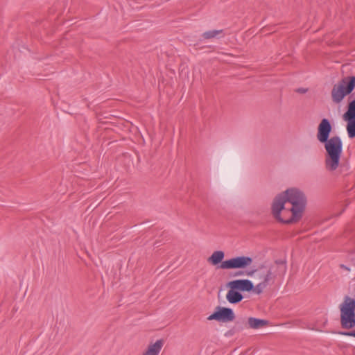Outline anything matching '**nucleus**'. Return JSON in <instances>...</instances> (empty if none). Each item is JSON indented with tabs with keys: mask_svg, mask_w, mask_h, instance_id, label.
Returning a JSON list of instances; mask_svg holds the SVG:
<instances>
[{
	"mask_svg": "<svg viewBox=\"0 0 355 355\" xmlns=\"http://www.w3.org/2000/svg\"><path fill=\"white\" fill-rule=\"evenodd\" d=\"M227 286H232L239 292H254L255 286L250 279H235L227 283Z\"/></svg>",
	"mask_w": 355,
	"mask_h": 355,
	"instance_id": "1a4fd4ad",
	"label": "nucleus"
},
{
	"mask_svg": "<svg viewBox=\"0 0 355 355\" xmlns=\"http://www.w3.org/2000/svg\"><path fill=\"white\" fill-rule=\"evenodd\" d=\"M244 275V272H243V271H238L235 274V275H236V276H240V275Z\"/></svg>",
	"mask_w": 355,
	"mask_h": 355,
	"instance_id": "a211bd4d",
	"label": "nucleus"
},
{
	"mask_svg": "<svg viewBox=\"0 0 355 355\" xmlns=\"http://www.w3.org/2000/svg\"><path fill=\"white\" fill-rule=\"evenodd\" d=\"M225 253L223 251L217 250L214 251L212 254L208 258V262L211 263L212 265H217L222 263V260L224 259Z\"/></svg>",
	"mask_w": 355,
	"mask_h": 355,
	"instance_id": "f8f14e48",
	"label": "nucleus"
},
{
	"mask_svg": "<svg viewBox=\"0 0 355 355\" xmlns=\"http://www.w3.org/2000/svg\"><path fill=\"white\" fill-rule=\"evenodd\" d=\"M343 119L347 122L346 130L349 138L355 137V98L347 105V110L343 115Z\"/></svg>",
	"mask_w": 355,
	"mask_h": 355,
	"instance_id": "423d86ee",
	"label": "nucleus"
},
{
	"mask_svg": "<svg viewBox=\"0 0 355 355\" xmlns=\"http://www.w3.org/2000/svg\"><path fill=\"white\" fill-rule=\"evenodd\" d=\"M227 287L230 288V290L226 295L227 300L230 304H237L241 302L243 299V295L232 286H227Z\"/></svg>",
	"mask_w": 355,
	"mask_h": 355,
	"instance_id": "9d476101",
	"label": "nucleus"
},
{
	"mask_svg": "<svg viewBox=\"0 0 355 355\" xmlns=\"http://www.w3.org/2000/svg\"><path fill=\"white\" fill-rule=\"evenodd\" d=\"M339 309L342 328L351 329L355 327V299L345 296Z\"/></svg>",
	"mask_w": 355,
	"mask_h": 355,
	"instance_id": "20e7f679",
	"label": "nucleus"
},
{
	"mask_svg": "<svg viewBox=\"0 0 355 355\" xmlns=\"http://www.w3.org/2000/svg\"><path fill=\"white\" fill-rule=\"evenodd\" d=\"M340 267L342 268H344V269L347 270H349V268L347 266H345L343 264L340 265Z\"/></svg>",
	"mask_w": 355,
	"mask_h": 355,
	"instance_id": "6ab92c4d",
	"label": "nucleus"
},
{
	"mask_svg": "<svg viewBox=\"0 0 355 355\" xmlns=\"http://www.w3.org/2000/svg\"><path fill=\"white\" fill-rule=\"evenodd\" d=\"M252 263V259L248 256H239L223 261L220 267L223 269L245 268Z\"/></svg>",
	"mask_w": 355,
	"mask_h": 355,
	"instance_id": "0eeeda50",
	"label": "nucleus"
},
{
	"mask_svg": "<svg viewBox=\"0 0 355 355\" xmlns=\"http://www.w3.org/2000/svg\"><path fill=\"white\" fill-rule=\"evenodd\" d=\"M244 323V320L241 322L240 321H237L235 324V328L237 331H241L243 329L242 324Z\"/></svg>",
	"mask_w": 355,
	"mask_h": 355,
	"instance_id": "dca6fc26",
	"label": "nucleus"
},
{
	"mask_svg": "<svg viewBox=\"0 0 355 355\" xmlns=\"http://www.w3.org/2000/svg\"><path fill=\"white\" fill-rule=\"evenodd\" d=\"M331 130L332 125L329 120L322 119L318 127L317 139L324 144L326 150L324 164L329 171H334L338 168L343 153L341 138L337 135L329 138Z\"/></svg>",
	"mask_w": 355,
	"mask_h": 355,
	"instance_id": "f03ea898",
	"label": "nucleus"
},
{
	"mask_svg": "<svg viewBox=\"0 0 355 355\" xmlns=\"http://www.w3.org/2000/svg\"><path fill=\"white\" fill-rule=\"evenodd\" d=\"M268 324V321L262 319L256 318H249L248 325L252 329H259L262 326H265Z\"/></svg>",
	"mask_w": 355,
	"mask_h": 355,
	"instance_id": "ddd939ff",
	"label": "nucleus"
},
{
	"mask_svg": "<svg viewBox=\"0 0 355 355\" xmlns=\"http://www.w3.org/2000/svg\"><path fill=\"white\" fill-rule=\"evenodd\" d=\"M286 263L284 261H276L272 264L261 265L256 269L248 270L245 275L259 281L256 285L254 293L260 295L277 277H282L286 272Z\"/></svg>",
	"mask_w": 355,
	"mask_h": 355,
	"instance_id": "7ed1b4c3",
	"label": "nucleus"
},
{
	"mask_svg": "<svg viewBox=\"0 0 355 355\" xmlns=\"http://www.w3.org/2000/svg\"><path fill=\"white\" fill-rule=\"evenodd\" d=\"M307 89H305V88H299L297 91V92L299 93H302V94H304L307 92Z\"/></svg>",
	"mask_w": 355,
	"mask_h": 355,
	"instance_id": "f3484780",
	"label": "nucleus"
},
{
	"mask_svg": "<svg viewBox=\"0 0 355 355\" xmlns=\"http://www.w3.org/2000/svg\"><path fill=\"white\" fill-rule=\"evenodd\" d=\"M340 335L348 336V337H354L355 338V330L348 331H342L339 333Z\"/></svg>",
	"mask_w": 355,
	"mask_h": 355,
	"instance_id": "2eb2a0df",
	"label": "nucleus"
},
{
	"mask_svg": "<svg viewBox=\"0 0 355 355\" xmlns=\"http://www.w3.org/2000/svg\"><path fill=\"white\" fill-rule=\"evenodd\" d=\"M235 318V315L231 308L217 306L216 311L208 317L209 320L231 322Z\"/></svg>",
	"mask_w": 355,
	"mask_h": 355,
	"instance_id": "6e6552de",
	"label": "nucleus"
},
{
	"mask_svg": "<svg viewBox=\"0 0 355 355\" xmlns=\"http://www.w3.org/2000/svg\"><path fill=\"white\" fill-rule=\"evenodd\" d=\"M163 340H157L155 343L150 344L143 355H158L163 347Z\"/></svg>",
	"mask_w": 355,
	"mask_h": 355,
	"instance_id": "9b49d317",
	"label": "nucleus"
},
{
	"mask_svg": "<svg viewBox=\"0 0 355 355\" xmlns=\"http://www.w3.org/2000/svg\"><path fill=\"white\" fill-rule=\"evenodd\" d=\"M355 88V76L347 77L338 84L334 85L331 90V98L334 103H340L344 98L350 94Z\"/></svg>",
	"mask_w": 355,
	"mask_h": 355,
	"instance_id": "39448f33",
	"label": "nucleus"
},
{
	"mask_svg": "<svg viewBox=\"0 0 355 355\" xmlns=\"http://www.w3.org/2000/svg\"><path fill=\"white\" fill-rule=\"evenodd\" d=\"M306 197L297 189H288L277 196L272 205L274 217L280 223L289 224L298 221L306 206Z\"/></svg>",
	"mask_w": 355,
	"mask_h": 355,
	"instance_id": "f257e3e1",
	"label": "nucleus"
},
{
	"mask_svg": "<svg viewBox=\"0 0 355 355\" xmlns=\"http://www.w3.org/2000/svg\"><path fill=\"white\" fill-rule=\"evenodd\" d=\"M222 30H211L202 33L205 39H211L216 37L219 33H222Z\"/></svg>",
	"mask_w": 355,
	"mask_h": 355,
	"instance_id": "4468645a",
	"label": "nucleus"
}]
</instances>
